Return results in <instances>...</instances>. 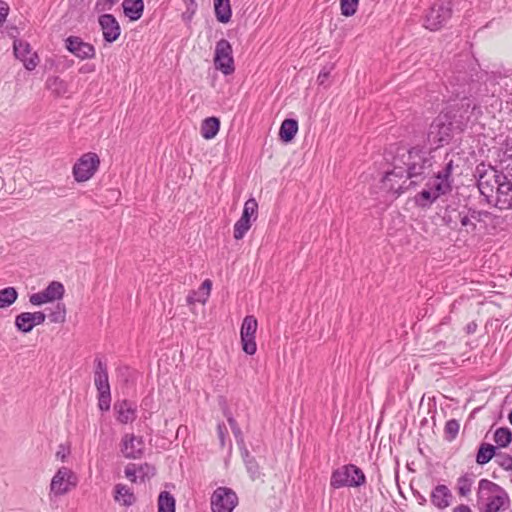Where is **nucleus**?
<instances>
[{
	"label": "nucleus",
	"instance_id": "nucleus-1",
	"mask_svg": "<svg viewBox=\"0 0 512 512\" xmlns=\"http://www.w3.org/2000/svg\"><path fill=\"white\" fill-rule=\"evenodd\" d=\"M434 164V156L429 152L412 148L394 162V168L386 172L382 179L383 188L401 194L410 185L416 184L414 178L428 174Z\"/></svg>",
	"mask_w": 512,
	"mask_h": 512
},
{
	"label": "nucleus",
	"instance_id": "nucleus-2",
	"mask_svg": "<svg viewBox=\"0 0 512 512\" xmlns=\"http://www.w3.org/2000/svg\"><path fill=\"white\" fill-rule=\"evenodd\" d=\"M455 79L458 82L457 85L459 86L457 89H455V93L458 97L461 95L463 96L461 108L450 109L444 114L451 115V124H453V127L456 131L461 132L467 126L470 120V115L476 107V105L472 103L469 97H472L478 93L480 90V82L478 80H471L467 82L466 77L461 74L456 76Z\"/></svg>",
	"mask_w": 512,
	"mask_h": 512
},
{
	"label": "nucleus",
	"instance_id": "nucleus-3",
	"mask_svg": "<svg viewBox=\"0 0 512 512\" xmlns=\"http://www.w3.org/2000/svg\"><path fill=\"white\" fill-rule=\"evenodd\" d=\"M454 162L452 159L445 162L444 167L439 170L426 183V188L416 196V203L425 207L435 202L440 196L448 194L452 191V171Z\"/></svg>",
	"mask_w": 512,
	"mask_h": 512
},
{
	"label": "nucleus",
	"instance_id": "nucleus-4",
	"mask_svg": "<svg viewBox=\"0 0 512 512\" xmlns=\"http://www.w3.org/2000/svg\"><path fill=\"white\" fill-rule=\"evenodd\" d=\"M502 174L501 171L484 163H480L476 167L475 176L479 191L489 203L493 202L494 192Z\"/></svg>",
	"mask_w": 512,
	"mask_h": 512
},
{
	"label": "nucleus",
	"instance_id": "nucleus-5",
	"mask_svg": "<svg viewBox=\"0 0 512 512\" xmlns=\"http://www.w3.org/2000/svg\"><path fill=\"white\" fill-rule=\"evenodd\" d=\"M365 480V474L359 467L348 464L332 472L330 485L335 489L341 487H358L363 485Z\"/></svg>",
	"mask_w": 512,
	"mask_h": 512
},
{
	"label": "nucleus",
	"instance_id": "nucleus-6",
	"mask_svg": "<svg viewBox=\"0 0 512 512\" xmlns=\"http://www.w3.org/2000/svg\"><path fill=\"white\" fill-rule=\"evenodd\" d=\"M454 131L456 130L451 124V115L441 113L430 124L427 140L431 145L439 147L450 141Z\"/></svg>",
	"mask_w": 512,
	"mask_h": 512
},
{
	"label": "nucleus",
	"instance_id": "nucleus-7",
	"mask_svg": "<svg viewBox=\"0 0 512 512\" xmlns=\"http://www.w3.org/2000/svg\"><path fill=\"white\" fill-rule=\"evenodd\" d=\"M94 363V384L98 391V406L101 411H108L110 409L111 393L107 366L99 358H96Z\"/></svg>",
	"mask_w": 512,
	"mask_h": 512
},
{
	"label": "nucleus",
	"instance_id": "nucleus-8",
	"mask_svg": "<svg viewBox=\"0 0 512 512\" xmlns=\"http://www.w3.org/2000/svg\"><path fill=\"white\" fill-rule=\"evenodd\" d=\"M451 2L440 0L435 2L425 16V27L435 31L440 29L451 17Z\"/></svg>",
	"mask_w": 512,
	"mask_h": 512
},
{
	"label": "nucleus",
	"instance_id": "nucleus-9",
	"mask_svg": "<svg viewBox=\"0 0 512 512\" xmlns=\"http://www.w3.org/2000/svg\"><path fill=\"white\" fill-rule=\"evenodd\" d=\"M76 485L77 477L75 473L68 467H60L52 477L49 495L50 497L65 495Z\"/></svg>",
	"mask_w": 512,
	"mask_h": 512
},
{
	"label": "nucleus",
	"instance_id": "nucleus-10",
	"mask_svg": "<svg viewBox=\"0 0 512 512\" xmlns=\"http://www.w3.org/2000/svg\"><path fill=\"white\" fill-rule=\"evenodd\" d=\"M100 159L96 153L82 155L73 166V175L77 182L88 181L97 171Z\"/></svg>",
	"mask_w": 512,
	"mask_h": 512
},
{
	"label": "nucleus",
	"instance_id": "nucleus-11",
	"mask_svg": "<svg viewBox=\"0 0 512 512\" xmlns=\"http://www.w3.org/2000/svg\"><path fill=\"white\" fill-rule=\"evenodd\" d=\"M479 490L497 492V494L493 495L489 499L486 505V512H499L507 509L509 504V497L500 486L487 479H481L479 481Z\"/></svg>",
	"mask_w": 512,
	"mask_h": 512
},
{
	"label": "nucleus",
	"instance_id": "nucleus-12",
	"mask_svg": "<svg viewBox=\"0 0 512 512\" xmlns=\"http://www.w3.org/2000/svg\"><path fill=\"white\" fill-rule=\"evenodd\" d=\"M237 504L236 493L227 487H218L211 496L212 512H232Z\"/></svg>",
	"mask_w": 512,
	"mask_h": 512
},
{
	"label": "nucleus",
	"instance_id": "nucleus-13",
	"mask_svg": "<svg viewBox=\"0 0 512 512\" xmlns=\"http://www.w3.org/2000/svg\"><path fill=\"white\" fill-rule=\"evenodd\" d=\"M214 65L225 75L234 72V60L232 57V47L226 39H221L215 47Z\"/></svg>",
	"mask_w": 512,
	"mask_h": 512
},
{
	"label": "nucleus",
	"instance_id": "nucleus-14",
	"mask_svg": "<svg viewBox=\"0 0 512 512\" xmlns=\"http://www.w3.org/2000/svg\"><path fill=\"white\" fill-rule=\"evenodd\" d=\"M257 211V201L254 198L248 199L244 204L242 216L234 225L233 236L236 240H241L251 228V219L256 220Z\"/></svg>",
	"mask_w": 512,
	"mask_h": 512
},
{
	"label": "nucleus",
	"instance_id": "nucleus-15",
	"mask_svg": "<svg viewBox=\"0 0 512 512\" xmlns=\"http://www.w3.org/2000/svg\"><path fill=\"white\" fill-rule=\"evenodd\" d=\"M257 327V319L254 316L248 315L243 319L240 336L243 351L248 355H254L257 350L255 341Z\"/></svg>",
	"mask_w": 512,
	"mask_h": 512
},
{
	"label": "nucleus",
	"instance_id": "nucleus-16",
	"mask_svg": "<svg viewBox=\"0 0 512 512\" xmlns=\"http://www.w3.org/2000/svg\"><path fill=\"white\" fill-rule=\"evenodd\" d=\"M494 205L500 209L512 208V181L503 173L495 190Z\"/></svg>",
	"mask_w": 512,
	"mask_h": 512
},
{
	"label": "nucleus",
	"instance_id": "nucleus-17",
	"mask_svg": "<svg viewBox=\"0 0 512 512\" xmlns=\"http://www.w3.org/2000/svg\"><path fill=\"white\" fill-rule=\"evenodd\" d=\"M66 49L80 59L95 57V48L90 43L84 42L80 37L69 36L65 40Z\"/></svg>",
	"mask_w": 512,
	"mask_h": 512
},
{
	"label": "nucleus",
	"instance_id": "nucleus-18",
	"mask_svg": "<svg viewBox=\"0 0 512 512\" xmlns=\"http://www.w3.org/2000/svg\"><path fill=\"white\" fill-rule=\"evenodd\" d=\"M14 55L19 59L27 70H34L38 65V56L36 53L31 52V47L28 43L21 40H15L13 44Z\"/></svg>",
	"mask_w": 512,
	"mask_h": 512
},
{
	"label": "nucleus",
	"instance_id": "nucleus-19",
	"mask_svg": "<svg viewBox=\"0 0 512 512\" xmlns=\"http://www.w3.org/2000/svg\"><path fill=\"white\" fill-rule=\"evenodd\" d=\"M121 451L126 458H140L144 452V442L142 437H137L133 434H126L122 439Z\"/></svg>",
	"mask_w": 512,
	"mask_h": 512
},
{
	"label": "nucleus",
	"instance_id": "nucleus-20",
	"mask_svg": "<svg viewBox=\"0 0 512 512\" xmlns=\"http://www.w3.org/2000/svg\"><path fill=\"white\" fill-rule=\"evenodd\" d=\"M99 25L105 41L112 43L119 38L121 29L118 21L112 14L101 15L99 17Z\"/></svg>",
	"mask_w": 512,
	"mask_h": 512
},
{
	"label": "nucleus",
	"instance_id": "nucleus-21",
	"mask_svg": "<svg viewBox=\"0 0 512 512\" xmlns=\"http://www.w3.org/2000/svg\"><path fill=\"white\" fill-rule=\"evenodd\" d=\"M212 282L206 279L201 284L200 288L196 291H191L187 296V303L193 305L195 303L205 304L211 291Z\"/></svg>",
	"mask_w": 512,
	"mask_h": 512
},
{
	"label": "nucleus",
	"instance_id": "nucleus-22",
	"mask_svg": "<svg viewBox=\"0 0 512 512\" xmlns=\"http://www.w3.org/2000/svg\"><path fill=\"white\" fill-rule=\"evenodd\" d=\"M114 408L117 413V420L120 423L127 424L134 421L136 417V410L135 407L128 401L124 400L120 403H117L115 404Z\"/></svg>",
	"mask_w": 512,
	"mask_h": 512
},
{
	"label": "nucleus",
	"instance_id": "nucleus-23",
	"mask_svg": "<svg viewBox=\"0 0 512 512\" xmlns=\"http://www.w3.org/2000/svg\"><path fill=\"white\" fill-rule=\"evenodd\" d=\"M451 497V492L445 485L436 486L431 493L432 503L440 509L449 506Z\"/></svg>",
	"mask_w": 512,
	"mask_h": 512
},
{
	"label": "nucleus",
	"instance_id": "nucleus-24",
	"mask_svg": "<svg viewBox=\"0 0 512 512\" xmlns=\"http://www.w3.org/2000/svg\"><path fill=\"white\" fill-rule=\"evenodd\" d=\"M123 11L131 21L141 18L144 10L143 0H124L122 3Z\"/></svg>",
	"mask_w": 512,
	"mask_h": 512
},
{
	"label": "nucleus",
	"instance_id": "nucleus-25",
	"mask_svg": "<svg viewBox=\"0 0 512 512\" xmlns=\"http://www.w3.org/2000/svg\"><path fill=\"white\" fill-rule=\"evenodd\" d=\"M45 86L56 97H61L68 92L67 82L58 76L48 77Z\"/></svg>",
	"mask_w": 512,
	"mask_h": 512
},
{
	"label": "nucleus",
	"instance_id": "nucleus-26",
	"mask_svg": "<svg viewBox=\"0 0 512 512\" xmlns=\"http://www.w3.org/2000/svg\"><path fill=\"white\" fill-rule=\"evenodd\" d=\"M219 128V119L216 117H208L202 121L200 132L204 139L209 140L217 135Z\"/></svg>",
	"mask_w": 512,
	"mask_h": 512
},
{
	"label": "nucleus",
	"instance_id": "nucleus-27",
	"mask_svg": "<svg viewBox=\"0 0 512 512\" xmlns=\"http://www.w3.org/2000/svg\"><path fill=\"white\" fill-rule=\"evenodd\" d=\"M114 499L116 502L124 506H130L136 500L133 492L124 484H117L115 486Z\"/></svg>",
	"mask_w": 512,
	"mask_h": 512
},
{
	"label": "nucleus",
	"instance_id": "nucleus-28",
	"mask_svg": "<svg viewBox=\"0 0 512 512\" xmlns=\"http://www.w3.org/2000/svg\"><path fill=\"white\" fill-rule=\"evenodd\" d=\"M298 131V122L294 119H285L280 127L279 136L283 142H290Z\"/></svg>",
	"mask_w": 512,
	"mask_h": 512
},
{
	"label": "nucleus",
	"instance_id": "nucleus-29",
	"mask_svg": "<svg viewBox=\"0 0 512 512\" xmlns=\"http://www.w3.org/2000/svg\"><path fill=\"white\" fill-rule=\"evenodd\" d=\"M216 18L221 23H227L231 19L230 0H214Z\"/></svg>",
	"mask_w": 512,
	"mask_h": 512
},
{
	"label": "nucleus",
	"instance_id": "nucleus-30",
	"mask_svg": "<svg viewBox=\"0 0 512 512\" xmlns=\"http://www.w3.org/2000/svg\"><path fill=\"white\" fill-rule=\"evenodd\" d=\"M496 448L488 443H482L476 455V462L480 465L487 464L494 456H496Z\"/></svg>",
	"mask_w": 512,
	"mask_h": 512
},
{
	"label": "nucleus",
	"instance_id": "nucleus-31",
	"mask_svg": "<svg viewBox=\"0 0 512 512\" xmlns=\"http://www.w3.org/2000/svg\"><path fill=\"white\" fill-rule=\"evenodd\" d=\"M493 440L499 448H506L512 442V432L507 427L497 428Z\"/></svg>",
	"mask_w": 512,
	"mask_h": 512
},
{
	"label": "nucleus",
	"instance_id": "nucleus-32",
	"mask_svg": "<svg viewBox=\"0 0 512 512\" xmlns=\"http://www.w3.org/2000/svg\"><path fill=\"white\" fill-rule=\"evenodd\" d=\"M242 457L245 462L247 472L249 473L252 480L257 479L260 476V468L255 458L252 457L249 451L245 448L242 451Z\"/></svg>",
	"mask_w": 512,
	"mask_h": 512
},
{
	"label": "nucleus",
	"instance_id": "nucleus-33",
	"mask_svg": "<svg viewBox=\"0 0 512 512\" xmlns=\"http://www.w3.org/2000/svg\"><path fill=\"white\" fill-rule=\"evenodd\" d=\"M15 326L22 333H29L33 330L34 324L31 320V312H22L15 317Z\"/></svg>",
	"mask_w": 512,
	"mask_h": 512
},
{
	"label": "nucleus",
	"instance_id": "nucleus-34",
	"mask_svg": "<svg viewBox=\"0 0 512 512\" xmlns=\"http://www.w3.org/2000/svg\"><path fill=\"white\" fill-rule=\"evenodd\" d=\"M158 512H175V500L167 491H162L158 497Z\"/></svg>",
	"mask_w": 512,
	"mask_h": 512
},
{
	"label": "nucleus",
	"instance_id": "nucleus-35",
	"mask_svg": "<svg viewBox=\"0 0 512 512\" xmlns=\"http://www.w3.org/2000/svg\"><path fill=\"white\" fill-rule=\"evenodd\" d=\"M18 298V292L14 287H6L0 290V309L11 306Z\"/></svg>",
	"mask_w": 512,
	"mask_h": 512
},
{
	"label": "nucleus",
	"instance_id": "nucleus-36",
	"mask_svg": "<svg viewBox=\"0 0 512 512\" xmlns=\"http://www.w3.org/2000/svg\"><path fill=\"white\" fill-rule=\"evenodd\" d=\"M461 214H462V209L459 210V209H455V208L448 206L445 209V212L443 215V221L451 229H456L458 226Z\"/></svg>",
	"mask_w": 512,
	"mask_h": 512
},
{
	"label": "nucleus",
	"instance_id": "nucleus-37",
	"mask_svg": "<svg viewBox=\"0 0 512 512\" xmlns=\"http://www.w3.org/2000/svg\"><path fill=\"white\" fill-rule=\"evenodd\" d=\"M472 213L470 211V208L463 207L462 208V214L459 219V223L461 226L465 229L467 233H473L476 231L477 225L475 220L471 217Z\"/></svg>",
	"mask_w": 512,
	"mask_h": 512
},
{
	"label": "nucleus",
	"instance_id": "nucleus-38",
	"mask_svg": "<svg viewBox=\"0 0 512 512\" xmlns=\"http://www.w3.org/2000/svg\"><path fill=\"white\" fill-rule=\"evenodd\" d=\"M44 290L51 302L60 300L65 292L63 284L58 281H52Z\"/></svg>",
	"mask_w": 512,
	"mask_h": 512
},
{
	"label": "nucleus",
	"instance_id": "nucleus-39",
	"mask_svg": "<svg viewBox=\"0 0 512 512\" xmlns=\"http://www.w3.org/2000/svg\"><path fill=\"white\" fill-rule=\"evenodd\" d=\"M52 323H64L66 320V307L63 303H57L48 315Z\"/></svg>",
	"mask_w": 512,
	"mask_h": 512
},
{
	"label": "nucleus",
	"instance_id": "nucleus-40",
	"mask_svg": "<svg viewBox=\"0 0 512 512\" xmlns=\"http://www.w3.org/2000/svg\"><path fill=\"white\" fill-rule=\"evenodd\" d=\"M359 0H340L341 14L349 17L356 13Z\"/></svg>",
	"mask_w": 512,
	"mask_h": 512
},
{
	"label": "nucleus",
	"instance_id": "nucleus-41",
	"mask_svg": "<svg viewBox=\"0 0 512 512\" xmlns=\"http://www.w3.org/2000/svg\"><path fill=\"white\" fill-rule=\"evenodd\" d=\"M460 429V424L457 420H448L445 424L444 432L447 440L452 441L456 438Z\"/></svg>",
	"mask_w": 512,
	"mask_h": 512
},
{
	"label": "nucleus",
	"instance_id": "nucleus-42",
	"mask_svg": "<svg viewBox=\"0 0 512 512\" xmlns=\"http://www.w3.org/2000/svg\"><path fill=\"white\" fill-rule=\"evenodd\" d=\"M140 482H145L155 475V468L148 463L136 466Z\"/></svg>",
	"mask_w": 512,
	"mask_h": 512
},
{
	"label": "nucleus",
	"instance_id": "nucleus-43",
	"mask_svg": "<svg viewBox=\"0 0 512 512\" xmlns=\"http://www.w3.org/2000/svg\"><path fill=\"white\" fill-rule=\"evenodd\" d=\"M472 487V479L468 475H463L458 479V492L461 496H467Z\"/></svg>",
	"mask_w": 512,
	"mask_h": 512
},
{
	"label": "nucleus",
	"instance_id": "nucleus-44",
	"mask_svg": "<svg viewBox=\"0 0 512 512\" xmlns=\"http://www.w3.org/2000/svg\"><path fill=\"white\" fill-rule=\"evenodd\" d=\"M29 302L34 306H40L45 303L51 302L45 290L32 294L29 297Z\"/></svg>",
	"mask_w": 512,
	"mask_h": 512
},
{
	"label": "nucleus",
	"instance_id": "nucleus-45",
	"mask_svg": "<svg viewBox=\"0 0 512 512\" xmlns=\"http://www.w3.org/2000/svg\"><path fill=\"white\" fill-rule=\"evenodd\" d=\"M496 462L507 471H512V456L506 453L496 454Z\"/></svg>",
	"mask_w": 512,
	"mask_h": 512
},
{
	"label": "nucleus",
	"instance_id": "nucleus-46",
	"mask_svg": "<svg viewBox=\"0 0 512 512\" xmlns=\"http://www.w3.org/2000/svg\"><path fill=\"white\" fill-rule=\"evenodd\" d=\"M503 158L501 162L512 161V138H507L502 147Z\"/></svg>",
	"mask_w": 512,
	"mask_h": 512
},
{
	"label": "nucleus",
	"instance_id": "nucleus-47",
	"mask_svg": "<svg viewBox=\"0 0 512 512\" xmlns=\"http://www.w3.org/2000/svg\"><path fill=\"white\" fill-rule=\"evenodd\" d=\"M470 211L472 213V218L475 220V222H485L487 218H490L491 214L487 211H479L475 209H471Z\"/></svg>",
	"mask_w": 512,
	"mask_h": 512
},
{
	"label": "nucleus",
	"instance_id": "nucleus-48",
	"mask_svg": "<svg viewBox=\"0 0 512 512\" xmlns=\"http://www.w3.org/2000/svg\"><path fill=\"white\" fill-rule=\"evenodd\" d=\"M125 476L131 481V482H137L139 479L138 472L136 469L135 464H129L125 468Z\"/></svg>",
	"mask_w": 512,
	"mask_h": 512
},
{
	"label": "nucleus",
	"instance_id": "nucleus-49",
	"mask_svg": "<svg viewBox=\"0 0 512 512\" xmlns=\"http://www.w3.org/2000/svg\"><path fill=\"white\" fill-rule=\"evenodd\" d=\"M46 315L41 311L31 312V320L35 326L41 325L45 322Z\"/></svg>",
	"mask_w": 512,
	"mask_h": 512
},
{
	"label": "nucleus",
	"instance_id": "nucleus-50",
	"mask_svg": "<svg viewBox=\"0 0 512 512\" xmlns=\"http://www.w3.org/2000/svg\"><path fill=\"white\" fill-rule=\"evenodd\" d=\"M333 70V65L325 66L318 75V82L320 85H323L326 79L329 77L331 71Z\"/></svg>",
	"mask_w": 512,
	"mask_h": 512
},
{
	"label": "nucleus",
	"instance_id": "nucleus-51",
	"mask_svg": "<svg viewBox=\"0 0 512 512\" xmlns=\"http://www.w3.org/2000/svg\"><path fill=\"white\" fill-rule=\"evenodd\" d=\"M9 12V6L6 2L0 0V26L6 21Z\"/></svg>",
	"mask_w": 512,
	"mask_h": 512
},
{
	"label": "nucleus",
	"instance_id": "nucleus-52",
	"mask_svg": "<svg viewBox=\"0 0 512 512\" xmlns=\"http://www.w3.org/2000/svg\"><path fill=\"white\" fill-rule=\"evenodd\" d=\"M118 0H99L96 3V7L100 10L110 9Z\"/></svg>",
	"mask_w": 512,
	"mask_h": 512
},
{
	"label": "nucleus",
	"instance_id": "nucleus-53",
	"mask_svg": "<svg viewBox=\"0 0 512 512\" xmlns=\"http://www.w3.org/2000/svg\"><path fill=\"white\" fill-rule=\"evenodd\" d=\"M224 430H225V426L223 424H219L218 425V434H219V438L221 440L222 445H224Z\"/></svg>",
	"mask_w": 512,
	"mask_h": 512
},
{
	"label": "nucleus",
	"instance_id": "nucleus-54",
	"mask_svg": "<svg viewBox=\"0 0 512 512\" xmlns=\"http://www.w3.org/2000/svg\"><path fill=\"white\" fill-rule=\"evenodd\" d=\"M453 512H471V509L467 505H459L454 508Z\"/></svg>",
	"mask_w": 512,
	"mask_h": 512
},
{
	"label": "nucleus",
	"instance_id": "nucleus-55",
	"mask_svg": "<svg viewBox=\"0 0 512 512\" xmlns=\"http://www.w3.org/2000/svg\"><path fill=\"white\" fill-rule=\"evenodd\" d=\"M94 71V66L86 64L80 68L81 73H90Z\"/></svg>",
	"mask_w": 512,
	"mask_h": 512
},
{
	"label": "nucleus",
	"instance_id": "nucleus-56",
	"mask_svg": "<svg viewBox=\"0 0 512 512\" xmlns=\"http://www.w3.org/2000/svg\"><path fill=\"white\" fill-rule=\"evenodd\" d=\"M193 15H194V10H192V11L188 10L185 13H183L182 18H183V20L188 22L192 19Z\"/></svg>",
	"mask_w": 512,
	"mask_h": 512
},
{
	"label": "nucleus",
	"instance_id": "nucleus-57",
	"mask_svg": "<svg viewBox=\"0 0 512 512\" xmlns=\"http://www.w3.org/2000/svg\"><path fill=\"white\" fill-rule=\"evenodd\" d=\"M228 423L231 427V429H234V426H236V421L232 416H227Z\"/></svg>",
	"mask_w": 512,
	"mask_h": 512
},
{
	"label": "nucleus",
	"instance_id": "nucleus-58",
	"mask_svg": "<svg viewBox=\"0 0 512 512\" xmlns=\"http://www.w3.org/2000/svg\"><path fill=\"white\" fill-rule=\"evenodd\" d=\"M232 431H233V433L235 434L236 437L241 435V430H240V428L237 425L234 426V429H232Z\"/></svg>",
	"mask_w": 512,
	"mask_h": 512
},
{
	"label": "nucleus",
	"instance_id": "nucleus-59",
	"mask_svg": "<svg viewBox=\"0 0 512 512\" xmlns=\"http://www.w3.org/2000/svg\"><path fill=\"white\" fill-rule=\"evenodd\" d=\"M508 420L512 424V411L508 414Z\"/></svg>",
	"mask_w": 512,
	"mask_h": 512
},
{
	"label": "nucleus",
	"instance_id": "nucleus-60",
	"mask_svg": "<svg viewBox=\"0 0 512 512\" xmlns=\"http://www.w3.org/2000/svg\"><path fill=\"white\" fill-rule=\"evenodd\" d=\"M468 331L471 332L472 331V326L471 325H468Z\"/></svg>",
	"mask_w": 512,
	"mask_h": 512
},
{
	"label": "nucleus",
	"instance_id": "nucleus-61",
	"mask_svg": "<svg viewBox=\"0 0 512 512\" xmlns=\"http://www.w3.org/2000/svg\"><path fill=\"white\" fill-rule=\"evenodd\" d=\"M190 3H191V5L196 6V4H195L194 0H190Z\"/></svg>",
	"mask_w": 512,
	"mask_h": 512
}]
</instances>
